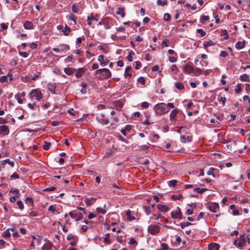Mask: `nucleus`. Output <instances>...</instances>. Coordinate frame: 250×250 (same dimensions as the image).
Segmentation results:
<instances>
[{"mask_svg":"<svg viewBox=\"0 0 250 250\" xmlns=\"http://www.w3.org/2000/svg\"><path fill=\"white\" fill-rule=\"evenodd\" d=\"M165 106L166 104L164 103L157 104L154 107L155 112L159 114H163L168 112V109Z\"/></svg>","mask_w":250,"mask_h":250,"instance_id":"2","label":"nucleus"},{"mask_svg":"<svg viewBox=\"0 0 250 250\" xmlns=\"http://www.w3.org/2000/svg\"><path fill=\"white\" fill-rule=\"evenodd\" d=\"M240 80L241 82H250L249 76L247 74H244L240 76Z\"/></svg>","mask_w":250,"mask_h":250,"instance_id":"14","label":"nucleus"},{"mask_svg":"<svg viewBox=\"0 0 250 250\" xmlns=\"http://www.w3.org/2000/svg\"><path fill=\"white\" fill-rule=\"evenodd\" d=\"M219 245L216 243H211L208 244V250H219Z\"/></svg>","mask_w":250,"mask_h":250,"instance_id":"10","label":"nucleus"},{"mask_svg":"<svg viewBox=\"0 0 250 250\" xmlns=\"http://www.w3.org/2000/svg\"><path fill=\"white\" fill-rule=\"evenodd\" d=\"M178 113V111L176 109L173 110L170 114V120L174 121L175 120V116Z\"/></svg>","mask_w":250,"mask_h":250,"instance_id":"18","label":"nucleus"},{"mask_svg":"<svg viewBox=\"0 0 250 250\" xmlns=\"http://www.w3.org/2000/svg\"><path fill=\"white\" fill-rule=\"evenodd\" d=\"M84 73V70L83 69V68H80L77 70L75 73V76L77 78H79L82 77V76L83 74Z\"/></svg>","mask_w":250,"mask_h":250,"instance_id":"12","label":"nucleus"},{"mask_svg":"<svg viewBox=\"0 0 250 250\" xmlns=\"http://www.w3.org/2000/svg\"><path fill=\"white\" fill-rule=\"evenodd\" d=\"M202 71L201 69L193 68V71H192V73L194 75L198 76L202 74Z\"/></svg>","mask_w":250,"mask_h":250,"instance_id":"26","label":"nucleus"},{"mask_svg":"<svg viewBox=\"0 0 250 250\" xmlns=\"http://www.w3.org/2000/svg\"><path fill=\"white\" fill-rule=\"evenodd\" d=\"M221 34L222 35H224V36H226L225 37V39H229V35L227 34V30H222V33Z\"/></svg>","mask_w":250,"mask_h":250,"instance_id":"54","label":"nucleus"},{"mask_svg":"<svg viewBox=\"0 0 250 250\" xmlns=\"http://www.w3.org/2000/svg\"><path fill=\"white\" fill-rule=\"evenodd\" d=\"M4 162L8 164L11 167H14L15 163L14 161H11L9 159H5L4 161Z\"/></svg>","mask_w":250,"mask_h":250,"instance_id":"39","label":"nucleus"},{"mask_svg":"<svg viewBox=\"0 0 250 250\" xmlns=\"http://www.w3.org/2000/svg\"><path fill=\"white\" fill-rule=\"evenodd\" d=\"M149 104L147 102H144L141 104V107L143 108H147L148 107Z\"/></svg>","mask_w":250,"mask_h":250,"instance_id":"47","label":"nucleus"},{"mask_svg":"<svg viewBox=\"0 0 250 250\" xmlns=\"http://www.w3.org/2000/svg\"><path fill=\"white\" fill-rule=\"evenodd\" d=\"M207 208L213 212H217L219 209L218 204L215 203H209L206 204Z\"/></svg>","mask_w":250,"mask_h":250,"instance_id":"5","label":"nucleus"},{"mask_svg":"<svg viewBox=\"0 0 250 250\" xmlns=\"http://www.w3.org/2000/svg\"><path fill=\"white\" fill-rule=\"evenodd\" d=\"M104 114L102 115V118H100L99 117H96V120L98 121V122L102 124H104Z\"/></svg>","mask_w":250,"mask_h":250,"instance_id":"44","label":"nucleus"},{"mask_svg":"<svg viewBox=\"0 0 250 250\" xmlns=\"http://www.w3.org/2000/svg\"><path fill=\"white\" fill-rule=\"evenodd\" d=\"M109 17H106L102 21H100L98 23V25H102V24H105L106 22H108L109 21Z\"/></svg>","mask_w":250,"mask_h":250,"instance_id":"31","label":"nucleus"},{"mask_svg":"<svg viewBox=\"0 0 250 250\" xmlns=\"http://www.w3.org/2000/svg\"><path fill=\"white\" fill-rule=\"evenodd\" d=\"M157 3L159 5L164 6L167 4V1L162 0H157Z\"/></svg>","mask_w":250,"mask_h":250,"instance_id":"43","label":"nucleus"},{"mask_svg":"<svg viewBox=\"0 0 250 250\" xmlns=\"http://www.w3.org/2000/svg\"><path fill=\"white\" fill-rule=\"evenodd\" d=\"M171 70L172 71H175V73H177V72L179 71V69L176 65L173 64L171 67Z\"/></svg>","mask_w":250,"mask_h":250,"instance_id":"52","label":"nucleus"},{"mask_svg":"<svg viewBox=\"0 0 250 250\" xmlns=\"http://www.w3.org/2000/svg\"><path fill=\"white\" fill-rule=\"evenodd\" d=\"M9 130L8 127L5 125L0 126V134L3 135H8Z\"/></svg>","mask_w":250,"mask_h":250,"instance_id":"7","label":"nucleus"},{"mask_svg":"<svg viewBox=\"0 0 250 250\" xmlns=\"http://www.w3.org/2000/svg\"><path fill=\"white\" fill-rule=\"evenodd\" d=\"M98 60L100 62V64L101 65H106L109 62V61L106 60L105 61L104 60V56L101 55L98 56Z\"/></svg>","mask_w":250,"mask_h":250,"instance_id":"8","label":"nucleus"},{"mask_svg":"<svg viewBox=\"0 0 250 250\" xmlns=\"http://www.w3.org/2000/svg\"><path fill=\"white\" fill-rule=\"evenodd\" d=\"M168 60L170 62H174L177 61V59L174 57H169L168 58Z\"/></svg>","mask_w":250,"mask_h":250,"instance_id":"64","label":"nucleus"},{"mask_svg":"<svg viewBox=\"0 0 250 250\" xmlns=\"http://www.w3.org/2000/svg\"><path fill=\"white\" fill-rule=\"evenodd\" d=\"M51 145V143L50 142H48L47 141H45L44 142V145L43 146V148L45 150H47L49 149V146H50Z\"/></svg>","mask_w":250,"mask_h":250,"instance_id":"32","label":"nucleus"},{"mask_svg":"<svg viewBox=\"0 0 250 250\" xmlns=\"http://www.w3.org/2000/svg\"><path fill=\"white\" fill-rule=\"evenodd\" d=\"M191 225V223L188 222H183L180 223V226L182 229L184 228L187 226H188Z\"/></svg>","mask_w":250,"mask_h":250,"instance_id":"34","label":"nucleus"},{"mask_svg":"<svg viewBox=\"0 0 250 250\" xmlns=\"http://www.w3.org/2000/svg\"><path fill=\"white\" fill-rule=\"evenodd\" d=\"M19 54L20 56H21L24 58H27L28 56V54L26 52H19Z\"/></svg>","mask_w":250,"mask_h":250,"instance_id":"60","label":"nucleus"},{"mask_svg":"<svg viewBox=\"0 0 250 250\" xmlns=\"http://www.w3.org/2000/svg\"><path fill=\"white\" fill-rule=\"evenodd\" d=\"M126 215L127 216V219L129 221H131L135 219V217L131 216V211L129 210H128L126 212Z\"/></svg>","mask_w":250,"mask_h":250,"instance_id":"27","label":"nucleus"},{"mask_svg":"<svg viewBox=\"0 0 250 250\" xmlns=\"http://www.w3.org/2000/svg\"><path fill=\"white\" fill-rule=\"evenodd\" d=\"M56 189V188L55 187H52L49 188H46L44 189L42 191H54Z\"/></svg>","mask_w":250,"mask_h":250,"instance_id":"48","label":"nucleus"},{"mask_svg":"<svg viewBox=\"0 0 250 250\" xmlns=\"http://www.w3.org/2000/svg\"><path fill=\"white\" fill-rule=\"evenodd\" d=\"M17 204L18 206L20 209H21V210L23 209L24 205H23L22 202L21 200L18 201L17 202Z\"/></svg>","mask_w":250,"mask_h":250,"instance_id":"37","label":"nucleus"},{"mask_svg":"<svg viewBox=\"0 0 250 250\" xmlns=\"http://www.w3.org/2000/svg\"><path fill=\"white\" fill-rule=\"evenodd\" d=\"M182 197V194H173L171 195V198L174 200H179Z\"/></svg>","mask_w":250,"mask_h":250,"instance_id":"30","label":"nucleus"},{"mask_svg":"<svg viewBox=\"0 0 250 250\" xmlns=\"http://www.w3.org/2000/svg\"><path fill=\"white\" fill-rule=\"evenodd\" d=\"M10 229H7L4 231L2 233V236L5 238H9L10 235V232L9 231Z\"/></svg>","mask_w":250,"mask_h":250,"instance_id":"29","label":"nucleus"},{"mask_svg":"<svg viewBox=\"0 0 250 250\" xmlns=\"http://www.w3.org/2000/svg\"><path fill=\"white\" fill-rule=\"evenodd\" d=\"M83 218V213H79L78 217L76 219V221H81Z\"/></svg>","mask_w":250,"mask_h":250,"instance_id":"53","label":"nucleus"},{"mask_svg":"<svg viewBox=\"0 0 250 250\" xmlns=\"http://www.w3.org/2000/svg\"><path fill=\"white\" fill-rule=\"evenodd\" d=\"M61 124H62V122L57 121H54L51 123V125L53 126H58Z\"/></svg>","mask_w":250,"mask_h":250,"instance_id":"49","label":"nucleus"},{"mask_svg":"<svg viewBox=\"0 0 250 250\" xmlns=\"http://www.w3.org/2000/svg\"><path fill=\"white\" fill-rule=\"evenodd\" d=\"M23 26L26 29H31L33 28V24L31 21H26L24 23Z\"/></svg>","mask_w":250,"mask_h":250,"instance_id":"13","label":"nucleus"},{"mask_svg":"<svg viewBox=\"0 0 250 250\" xmlns=\"http://www.w3.org/2000/svg\"><path fill=\"white\" fill-rule=\"evenodd\" d=\"M161 246L163 247L162 250H168V247L167 246V245L166 243H162Z\"/></svg>","mask_w":250,"mask_h":250,"instance_id":"62","label":"nucleus"},{"mask_svg":"<svg viewBox=\"0 0 250 250\" xmlns=\"http://www.w3.org/2000/svg\"><path fill=\"white\" fill-rule=\"evenodd\" d=\"M56 87V83H49L47 85V88L48 90L52 94L55 93V88Z\"/></svg>","mask_w":250,"mask_h":250,"instance_id":"9","label":"nucleus"},{"mask_svg":"<svg viewBox=\"0 0 250 250\" xmlns=\"http://www.w3.org/2000/svg\"><path fill=\"white\" fill-rule=\"evenodd\" d=\"M168 42H169V40L168 39H166V40H164L162 43V45H163V47L168 46V44H167Z\"/></svg>","mask_w":250,"mask_h":250,"instance_id":"57","label":"nucleus"},{"mask_svg":"<svg viewBox=\"0 0 250 250\" xmlns=\"http://www.w3.org/2000/svg\"><path fill=\"white\" fill-rule=\"evenodd\" d=\"M96 200V199L94 197H90L89 198H86L85 199V203L87 205V206H91L93 203H94Z\"/></svg>","mask_w":250,"mask_h":250,"instance_id":"11","label":"nucleus"},{"mask_svg":"<svg viewBox=\"0 0 250 250\" xmlns=\"http://www.w3.org/2000/svg\"><path fill=\"white\" fill-rule=\"evenodd\" d=\"M157 208L160 211L166 212L168 210V207L165 205L159 204L157 205Z\"/></svg>","mask_w":250,"mask_h":250,"instance_id":"16","label":"nucleus"},{"mask_svg":"<svg viewBox=\"0 0 250 250\" xmlns=\"http://www.w3.org/2000/svg\"><path fill=\"white\" fill-rule=\"evenodd\" d=\"M160 228L159 226L155 225H150L147 228L148 232L152 235H155L158 233L160 231Z\"/></svg>","mask_w":250,"mask_h":250,"instance_id":"4","label":"nucleus"},{"mask_svg":"<svg viewBox=\"0 0 250 250\" xmlns=\"http://www.w3.org/2000/svg\"><path fill=\"white\" fill-rule=\"evenodd\" d=\"M30 47L32 49H35L37 47V44L35 42H32L30 44Z\"/></svg>","mask_w":250,"mask_h":250,"instance_id":"55","label":"nucleus"},{"mask_svg":"<svg viewBox=\"0 0 250 250\" xmlns=\"http://www.w3.org/2000/svg\"><path fill=\"white\" fill-rule=\"evenodd\" d=\"M241 91H242L241 84L238 83V84H237V85L236 86V88H235V92L236 93H239L241 92Z\"/></svg>","mask_w":250,"mask_h":250,"instance_id":"33","label":"nucleus"},{"mask_svg":"<svg viewBox=\"0 0 250 250\" xmlns=\"http://www.w3.org/2000/svg\"><path fill=\"white\" fill-rule=\"evenodd\" d=\"M220 56L222 57H226L228 56V53L226 51H222L220 53Z\"/></svg>","mask_w":250,"mask_h":250,"instance_id":"58","label":"nucleus"},{"mask_svg":"<svg viewBox=\"0 0 250 250\" xmlns=\"http://www.w3.org/2000/svg\"><path fill=\"white\" fill-rule=\"evenodd\" d=\"M245 41L243 42H237L235 44V47L237 49H241L245 47Z\"/></svg>","mask_w":250,"mask_h":250,"instance_id":"15","label":"nucleus"},{"mask_svg":"<svg viewBox=\"0 0 250 250\" xmlns=\"http://www.w3.org/2000/svg\"><path fill=\"white\" fill-rule=\"evenodd\" d=\"M233 244H234V245H235L236 247H241L243 246L244 242H239L238 243L237 240H235L233 242Z\"/></svg>","mask_w":250,"mask_h":250,"instance_id":"40","label":"nucleus"},{"mask_svg":"<svg viewBox=\"0 0 250 250\" xmlns=\"http://www.w3.org/2000/svg\"><path fill=\"white\" fill-rule=\"evenodd\" d=\"M219 101L222 103L223 105H224L225 104V103L226 101V98L225 97H221L219 99Z\"/></svg>","mask_w":250,"mask_h":250,"instance_id":"61","label":"nucleus"},{"mask_svg":"<svg viewBox=\"0 0 250 250\" xmlns=\"http://www.w3.org/2000/svg\"><path fill=\"white\" fill-rule=\"evenodd\" d=\"M149 148V146L147 145H144L140 146H138V148L139 150H146Z\"/></svg>","mask_w":250,"mask_h":250,"instance_id":"46","label":"nucleus"},{"mask_svg":"<svg viewBox=\"0 0 250 250\" xmlns=\"http://www.w3.org/2000/svg\"><path fill=\"white\" fill-rule=\"evenodd\" d=\"M146 212L147 214H149L151 212V210L150 207L144 206Z\"/></svg>","mask_w":250,"mask_h":250,"instance_id":"50","label":"nucleus"},{"mask_svg":"<svg viewBox=\"0 0 250 250\" xmlns=\"http://www.w3.org/2000/svg\"><path fill=\"white\" fill-rule=\"evenodd\" d=\"M115 105L116 107V109L118 110H121L123 107V104L120 101H116L115 102Z\"/></svg>","mask_w":250,"mask_h":250,"instance_id":"19","label":"nucleus"},{"mask_svg":"<svg viewBox=\"0 0 250 250\" xmlns=\"http://www.w3.org/2000/svg\"><path fill=\"white\" fill-rule=\"evenodd\" d=\"M30 97L31 99L35 97L38 101H40L42 98V94L40 90L38 89H33L30 93Z\"/></svg>","mask_w":250,"mask_h":250,"instance_id":"3","label":"nucleus"},{"mask_svg":"<svg viewBox=\"0 0 250 250\" xmlns=\"http://www.w3.org/2000/svg\"><path fill=\"white\" fill-rule=\"evenodd\" d=\"M97 21L98 19L96 18V17H87V24L88 25H91V21Z\"/></svg>","mask_w":250,"mask_h":250,"instance_id":"28","label":"nucleus"},{"mask_svg":"<svg viewBox=\"0 0 250 250\" xmlns=\"http://www.w3.org/2000/svg\"><path fill=\"white\" fill-rule=\"evenodd\" d=\"M193 190L197 193H202L203 192V188L201 189L199 188H194Z\"/></svg>","mask_w":250,"mask_h":250,"instance_id":"56","label":"nucleus"},{"mask_svg":"<svg viewBox=\"0 0 250 250\" xmlns=\"http://www.w3.org/2000/svg\"><path fill=\"white\" fill-rule=\"evenodd\" d=\"M7 81V77L6 76H3L0 78V82L2 83Z\"/></svg>","mask_w":250,"mask_h":250,"instance_id":"59","label":"nucleus"},{"mask_svg":"<svg viewBox=\"0 0 250 250\" xmlns=\"http://www.w3.org/2000/svg\"><path fill=\"white\" fill-rule=\"evenodd\" d=\"M73 59V55H71V56H69L68 57H67L65 59V62H71Z\"/></svg>","mask_w":250,"mask_h":250,"instance_id":"63","label":"nucleus"},{"mask_svg":"<svg viewBox=\"0 0 250 250\" xmlns=\"http://www.w3.org/2000/svg\"><path fill=\"white\" fill-rule=\"evenodd\" d=\"M171 216L173 219H181L182 218V214L180 208L179 207H177V209L175 211L171 212Z\"/></svg>","mask_w":250,"mask_h":250,"instance_id":"6","label":"nucleus"},{"mask_svg":"<svg viewBox=\"0 0 250 250\" xmlns=\"http://www.w3.org/2000/svg\"><path fill=\"white\" fill-rule=\"evenodd\" d=\"M61 46L62 47L61 49V51H63L64 50H68L70 49L69 46L68 45H61Z\"/></svg>","mask_w":250,"mask_h":250,"instance_id":"35","label":"nucleus"},{"mask_svg":"<svg viewBox=\"0 0 250 250\" xmlns=\"http://www.w3.org/2000/svg\"><path fill=\"white\" fill-rule=\"evenodd\" d=\"M175 87L179 90H183L184 89V86L182 83L176 82L175 83Z\"/></svg>","mask_w":250,"mask_h":250,"instance_id":"24","label":"nucleus"},{"mask_svg":"<svg viewBox=\"0 0 250 250\" xmlns=\"http://www.w3.org/2000/svg\"><path fill=\"white\" fill-rule=\"evenodd\" d=\"M184 70L187 73H192L193 67L189 65H186L184 68Z\"/></svg>","mask_w":250,"mask_h":250,"instance_id":"20","label":"nucleus"},{"mask_svg":"<svg viewBox=\"0 0 250 250\" xmlns=\"http://www.w3.org/2000/svg\"><path fill=\"white\" fill-rule=\"evenodd\" d=\"M19 192H20L19 190L17 189H14V190L11 189L10 190V192L14 193L16 195L17 197H19L20 196Z\"/></svg>","mask_w":250,"mask_h":250,"instance_id":"38","label":"nucleus"},{"mask_svg":"<svg viewBox=\"0 0 250 250\" xmlns=\"http://www.w3.org/2000/svg\"><path fill=\"white\" fill-rule=\"evenodd\" d=\"M177 181L175 180H171L169 181V186L171 187H175L177 184Z\"/></svg>","mask_w":250,"mask_h":250,"instance_id":"51","label":"nucleus"},{"mask_svg":"<svg viewBox=\"0 0 250 250\" xmlns=\"http://www.w3.org/2000/svg\"><path fill=\"white\" fill-rule=\"evenodd\" d=\"M97 211L102 214H105L106 213V210L105 209H103L100 207H98L96 208Z\"/></svg>","mask_w":250,"mask_h":250,"instance_id":"42","label":"nucleus"},{"mask_svg":"<svg viewBox=\"0 0 250 250\" xmlns=\"http://www.w3.org/2000/svg\"><path fill=\"white\" fill-rule=\"evenodd\" d=\"M25 203L26 204H30L32 207H33L34 203H33V200L32 198L30 197H27L25 200Z\"/></svg>","mask_w":250,"mask_h":250,"instance_id":"25","label":"nucleus"},{"mask_svg":"<svg viewBox=\"0 0 250 250\" xmlns=\"http://www.w3.org/2000/svg\"><path fill=\"white\" fill-rule=\"evenodd\" d=\"M95 72L97 74L100 75L98 78L101 80L107 79L111 76V73L107 68L97 69Z\"/></svg>","mask_w":250,"mask_h":250,"instance_id":"1","label":"nucleus"},{"mask_svg":"<svg viewBox=\"0 0 250 250\" xmlns=\"http://www.w3.org/2000/svg\"><path fill=\"white\" fill-rule=\"evenodd\" d=\"M214 168L213 167H211L209 168V170L207 172L208 175H211L212 176V177H214V174L213 173Z\"/></svg>","mask_w":250,"mask_h":250,"instance_id":"36","label":"nucleus"},{"mask_svg":"<svg viewBox=\"0 0 250 250\" xmlns=\"http://www.w3.org/2000/svg\"><path fill=\"white\" fill-rule=\"evenodd\" d=\"M130 245H137V242L133 238H131L130 239L129 242H128Z\"/></svg>","mask_w":250,"mask_h":250,"instance_id":"45","label":"nucleus"},{"mask_svg":"<svg viewBox=\"0 0 250 250\" xmlns=\"http://www.w3.org/2000/svg\"><path fill=\"white\" fill-rule=\"evenodd\" d=\"M76 70L75 69H74V68L68 67V68H65L64 70V71L66 74L70 75H71L72 73H73V72Z\"/></svg>","mask_w":250,"mask_h":250,"instance_id":"17","label":"nucleus"},{"mask_svg":"<svg viewBox=\"0 0 250 250\" xmlns=\"http://www.w3.org/2000/svg\"><path fill=\"white\" fill-rule=\"evenodd\" d=\"M52 244L50 242H48L47 244L44 245L42 247V250H49L52 248Z\"/></svg>","mask_w":250,"mask_h":250,"instance_id":"22","label":"nucleus"},{"mask_svg":"<svg viewBox=\"0 0 250 250\" xmlns=\"http://www.w3.org/2000/svg\"><path fill=\"white\" fill-rule=\"evenodd\" d=\"M70 31V28L66 24H65L64 28L62 30V32H63V34L65 36H67L69 35Z\"/></svg>","mask_w":250,"mask_h":250,"instance_id":"21","label":"nucleus"},{"mask_svg":"<svg viewBox=\"0 0 250 250\" xmlns=\"http://www.w3.org/2000/svg\"><path fill=\"white\" fill-rule=\"evenodd\" d=\"M125 8L119 7L118 8L117 11H116V14L121 16H125V13L124 12Z\"/></svg>","mask_w":250,"mask_h":250,"instance_id":"23","label":"nucleus"},{"mask_svg":"<svg viewBox=\"0 0 250 250\" xmlns=\"http://www.w3.org/2000/svg\"><path fill=\"white\" fill-rule=\"evenodd\" d=\"M137 81H138V82L139 83H141L143 85H145V84L146 80H145V79L143 77H139Z\"/></svg>","mask_w":250,"mask_h":250,"instance_id":"41","label":"nucleus"}]
</instances>
